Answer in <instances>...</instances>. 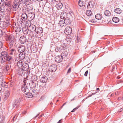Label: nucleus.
<instances>
[{
	"label": "nucleus",
	"instance_id": "obj_42",
	"mask_svg": "<svg viewBox=\"0 0 123 123\" xmlns=\"http://www.w3.org/2000/svg\"><path fill=\"white\" fill-rule=\"evenodd\" d=\"M61 46L63 50L66 49L67 47V44L65 43H63L61 45Z\"/></svg>",
	"mask_w": 123,
	"mask_h": 123
},
{
	"label": "nucleus",
	"instance_id": "obj_2",
	"mask_svg": "<svg viewBox=\"0 0 123 123\" xmlns=\"http://www.w3.org/2000/svg\"><path fill=\"white\" fill-rule=\"evenodd\" d=\"M6 53L5 51H3L1 53V56H0V63L2 64L6 62Z\"/></svg>",
	"mask_w": 123,
	"mask_h": 123
},
{
	"label": "nucleus",
	"instance_id": "obj_39",
	"mask_svg": "<svg viewBox=\"0 0 123 123\" xmlns=\"http://www.w3.org/2000/svg\"><path fill=\"white\" fill-rule=\"evenodd\" d=\"M62 6V4L61 2L58 3L57 5V8L58 9H61Z\"/></svg>",
	"mask_w": 123,
	"mask_h": 123
},
{
	"label": "nucleus",
	"instance_id": "obj_56",
	"mask_svg": "<svg viewBox=\"0 0 123 123\" xmlns=\"http://www.w3.org/2000/svg\"><path fill=\"white\" fill-rule=\"evenodd\" d=\"M3 35V32L1 30H0V37H1Z\"/></svg>",
	"mask_w": 123,
	"mask_h": 123
},
{
	"label": "nucleus",
	"instance_id": "obj_36",
	"mask_svg": "<svg viewBox=\"0 0 123 123\" xmlns=\"http://www.w3.org/2000/svg\"><path fill=\"white\" fill-rule=\"evenodd\" d=\"M28 77L27 76L26 78H24V79L23 82L24 83V84L26 85V84L27 83L28 85L29 83V80L28 79Z\"/></svg>",
	"mask_w": 123,
	"mask_h": 123
},
{
	"label": "nucleus",
	"instance_id": "obj_47",
	"mask_svg": "<svg viewBox=\"0 0 123 123\" xmlns=\"http://www.w3.org/2000/svg\"><path fill=\"white\" fill-rule=\"evenodd\" d=\"M3 14V13L1 14V12H0V22H2V20L4 18V16Z\"/></svg>",
	"mask_w": 123,
	"mask_h": 123
},
{
	"label": "nucleus",
	"instance_id": "obj_54",
	"mask_svg": "<svg viewBox=\"0 0 123 123\" xmlns=\"http://www.w3.org/2000/svg\"><path fill=\"white\" fill-rule=\"evenodd\" d=\"M66 40L68 42H70L72 41V39L68 37L66 38Z\"/></svg>",
	"mask_w": 123,
	"mask_h": 123
},
{
	"label": "nucleus",
	"instance_id": "obj_8",
	"mask_svg": "<svg viewBox=\"0 0 123 123\" xmlns=\"http://www.w3.org/2000/svg\"><path fill=\"white\" fill-rule=\"evenodd\" d=\"M40 82L42 83H44L47 82L48 78L46 76H39Z\"/></svg>",
	"mask_w": 123,
	"mask_h": 123
},
{
	"label": "nucleus",
	"instance_id": "obj_7",
	"mask_svg": "<svg viewBox=\"0 0 123 123\" xmlns=\"http://www.w3.org/2000/svg\"><path fill=\"white\" fill-rule=\"evenodd\" d=\"M72 28L70 27H67L65 29L64 32L67 35H69L72 32Z\"/></svg>",
	"mask_w": 123,
	"mask_h": 123
},
{
	"label": "nucleus",
	"instance_id": "obj_38",
	"mask_svg": "<svg viewBox=\"0 0 123 123\" xmlns=\"http://www.w3.org/2000/svg\"><path fill=\"white\" fill-rule=\"evenodd\" d=\"M114 12L117 14H120L122 12V11L120 8H118L115 10Z\"/></svg>",
	"mask_w": 123,
	"mask_h": 123
},
{
	"label": "nucleus",
	"instance_id": "obj_20",
	"mask_svg": "<svg viewBox=\"0 0 123 123\" xmlns=\"http://www.w3.org/2000/svg\"><path fill=\"white\" fill-rule=\"evenodd\" d=\"M11 66L8 65H6L4 67L3 70L4 71L6 74H8V71L11 68Z\"/></svg>",
	"mask_w": 123,
	"mask_h": 123
},
{
	"label": "nucleus",
	"instance_id": "obj_14",
	"mask_svg": "<svg viewBox=\"0 0 123 123\" xmlns=\"http://www.w3.org/2000/svg\"><path fill=\"white\" fill-rule=\"evenodd\" d=\"M64 20L65 25H69L71 23V21L70 19L68 16L66 17Z\"/></svg>",
	"mask_w": 123,
	"mask_h": 123
},
{
	"label": "nucleus",
	"instance_id": "obj_43",
	"mask_svg": "<svg viewBox=\"0 0 123 123\" xmlns=\"http://www.w3.org/2000/svg\"><path fill=\"white\" fill-rule=\"evenodd\" d=\"M33 10V7L32 6H28L26 10L28 12H30Z\"/></svg>",
	"mask_w": 123,
	"mask_h": 123
},
{
	"label": "nucleus",
	"instance_id": "obj_63",
	"mask_svg": "<svg viewBox=\"0 0 123 123\" xmlns=\"http://www.w3.org/2000/svg\"><path fill=\"white\" fill-rule=\"evenodd\" d=\"M116 68V66L115 65L114 66H113L112 68V70H113Z\"/></svg>",
	"mask_w": 123,
	"mask_h": 123
},
{
	"label": "nucleus",
	"instance_id": "obj_48",
	"mask_svg": "<svg viewBox=\"0 0 123 123\" xmlns=\"http://www.w3.org/2000/svg\"><path fill=\"white\" fill-rule=\"evenodd\" d=\"M0 84L2 87H5L7 85V83L5 82H2Z\"/></svg>",
	"mask_w": 123,
	"mask_h": 123
},
{
	"label": "nucleus",
	"instance_id": "obj_1",
	"mask_svg": "<svg viewBox=\"0 0 123 123\" xmlns=\"http://www.w3.org/2000/svg\"><path fill=\"white\" fill-rule=\"evenodd\" d=\"M5 37L7 42L8 47L10 48H12L15 41V38L10 35L6 34Z\"/></svg>",
	"mask_w": 123,
	"mask_h": 123
},
{
	"label": "nucleus",
	"instance_id": "obj_44",
	"mask_svg": "<svg viewBox=\"0 0 123 123\" xmlns=\"http://www.w3.org/2000/svg\"><path fill=\"white\" fill-rule=\"evenodd\" d=\"M27 1V0H19V2L21 4H25Z\"/></svg>",
	"mask_w": 123,
	"mask_h": 123
},
{
	"label": "nucleus",
	"instance_id": "obj_29",
	"mask_svg": "<svg viewBox=\"0 0 123 123\" xmlns=\"http://www.w3.org/2000/svg\"><path fill=\"white\" fill-rule=\"evenodd\" d=\"M95 18L98 20H101L102 18V15L100 14H97L95 16Z\"/></svg>",
	"mask_w": 123,
	"mask_h": 123
},
{
	"label": "nucleus",
	"instance_id": "obj_4",
	"mask_svg": "<svg viewBox=\"0 0 123 123\" xmlns=\"http://www.w3.org/2000/svg\"><path fill=\"white\" fill-rule=\"evenodd\" d=\"M30 25H27V27L28 29L29 30V31L31 32H33L34 31L35 32L36 29V27L34 25L32 24L31 25V22L29 21Z\"/></svg>",
	"mask_w": 123,
	"mask_h": 123
},
{
	"label": "nucleus",
	"instance_id": "obj_26",
	"mask_svg": "<svg viewBox=\"0 0 123 123\" xmlns=\"http://www.w3.org/2000/svg\"><path fill=\"white\" fill-rule=\"evenodd\" d=\"M59 25L61 27H62L64 26H65L64 20L62 19L60 20L59 23Z\"/></svg>",
	"mask_w": 123,
	"mask_h": 123
},
{
	"label": "nucleus",
	"instance_id": "obj_27",
	"mask_svg": "<svg viewBox=\"0 0 123 123\" xmlns=\"http://www.w3.org/2000/svg\"><path fill=\"white\" fill-rule=\"evenodd\" d=\"M21 18L22 20H25L27 18H28L27 15L25 13H24L22 14Z\"/></svg>",
	"mask_w": 123,
	"mask_h": 123
},
{
	"label": "nucleus",
	"instance_id": "obj_55",
	"mask_svg": "<svg viewBox=\"0 0 123 123\" xmlns=\"http://www.w3.org/2000/svg\"><path fill=\"white\" fill-rule=\"evenodd\" d=\"M23 98L22 97H20L19 98L17 99L16 100H17V101H19V103H20L22 99Z\"/></svg>",
	"mask_w": 123,
	"mask_h": 123
},
{
	"label": "nucleus",
	"instance_id": "obj_40",
	"mask_svg": "<svg viewBox=\"0 0 123 123\" xmlns=\"http://www.w3.org/2000/svg\"><path fill=\"white\" fill-rule=\"evenodd\" d=\"M119 20V18L117 17H113L112 19V21L114 22L117 23L118 22Z\"/></svg>",
	"mask_w": 123,
	"mask_h": 123
},
{
	"label": "nucleus",
	"instance_id": "obj_64",
	"mask_svg": "<svg viewBox=\"0 0 123 123\" xmlns=\"http://www.w3.org/2000/svg\"><path fill=\"white\" fill-rule=\"evenodd\" d=\"M91 22L92 23H94L95 22V21H94V20L92 19L91 20Z\"/></svg>",
	"mask_w": 123,
	"mask_h": 123
},
{
	"label": "nucleus",
	"instance_id": "obj_10",
	"mask_svg": "<svg viewBox=\"0 0 123 123\" xmlns=\"http://www.w3.org/2000/svg\"><path fill=\"white\" fill-rule=\"evenodd\" d=\"M63 59V57L61 55H59L55 57V61L58 63H60L62 62Z\"/></svg>",
	"mask_w": 123,
	"mask_h": 123
},
{
	"label": "nucleus",
	"instance_id": "obj_33",
	"mask_svg": "<svg viewBox=\"0 0 123 123\" xmlns=\"http://www.w3.org/2000/svg\"><path fill=\"white\" fill-rule=\"evenodd\" d=\"M6 9L5 8V6L4 5H1L0 8V11L2 13L6 11Z\"/></svg>",
	"mask_w": 123,
	"mask_h": 123
},
{
	"label": "nucleus",
	"instance_id": "obj_9",
	"mask_svg": "<svg viewBox=\"0 0 123 123\" xmlns=\"http://www.w3.org/2000/svg\"><path fill=\"white\" fill-rule=\"evenodd\" d=\"M57 67L56 65H52L49 66V70L51 72H54L56 70Z\"/></svg>",
	"mask_w": 123,
	"mask_h": 123
},
{
	"label": "nucleus",
	"instance_id": "obj_11",
	"mask_svg": "<svg viewBox=\"0 0 123 123\" xmlns=\"http://www.w3.org/2000/svg\"><path fill=\"white\" fill-rule=\"evenodd\" d=\"M25 49V47L23 45H20L18 48V51L19 53L23 52Z\"/></svg>",
	"mask_w": 123,
	"mask_h": 123
},
{
	"label": "nucleus",
	"instance_id": "obj_50",
	"mask_svg": "<svg viewBox=\"0 0 123 123\" xmlns=\"http://www.w3.org/2000/svg\"><path fill=\"white\" fill-rule=\"evenodd\" d=\"M10 50L12 52V53H10L12 55L13 53L14 54L16 50L15 49H12Z\"/></svg>",
	"mask_w": 123,
	"mask_h": 123
},
{
	"label": "nucleus",
	"instance_id": "obj_6",
	"mask_svg": "<svg viewBox=\"0 0 123 123\" xmlns=\"http://www.w3.org/2000/svg\"><path fill=\"white\" fill-rule=\"evenodd\" d=\"M27 17L28 19L30 21L34 19L35 17V14L34 12H30L28 13Z\"/></svg>",
	"mask_w": 123,
	"mask_h": 123
},
{
	"label": "nucleus",
	"instance_id": "obj_21",
	"mask_svg": "<svg viewBox=\"0 0 123 123\" xmlns=\"http://www.w3.org/2000/svg\"><path fill=\"white\" fill-rule=\"evenodd\" d=\"M10 92L9 91H6L5 93L4 100H6L7 98L10 95Z\"/></svg>",
	"mask_w": 123,
	"mask_h": 123
},
{
	"label": "nucleus",
	"instance_id": "obj_24",
	"mask_svg": "<svg viewBox=\"0 0 123 123\" xmlns=\"http://www.w3.org/2000/svg\"><path fill=\"white\" fill-rule=\"evenodd\" d=\"M22 67V68L24 71H27L29 68L28 65L27 64H23Z\"/></svg>",
	"mask_w": 123,
	"mask_h": 123
},
{
	"label": "nucleus",
	"instance_id": "obj_13",
	"mask_svg": "<svg viewBox=\"0 0 123 123\" xmlns=\"http://www.w3.org/2000/svg\"><path fill=\"white\" fill-rule=\"evenodd\" d=\"M19 101L16 99L12 103L13 108H15L18 107L20 104Z\"/></svg>",
	"mask_w": 123,
	"mask_h": 123
},
{
	"label": "nucleus",
	"instance_id": "obj_25",
	"mask_svg": "<svg viewBox=\"0 0 123 123\" xmlns=\"http://www.w3.org/2000/svg\"><path fill=\"white\" fill-rule=\"evenodd\" d=\"M24 71L22 68H19L17 71V74L21 75L23 74Z\"/></svg>",
	"mask_w": 123,
	"mask_h": 123
},
{
	"label": "nucleus",
	"instance_id": "obj_51",
	"mask_svg": "<svg viewBox=\"0 0 123 123\" xmlns=\"http://www.w3.org/2000/svg\"><path fill=\"white\" fill-rule=\"evenodd\" d=\"M17 114H16L13 117L12 121H15L16 120V119L17 118Z\"/></svg>",
	"mask_w": 123,
	"mask_h": 123
},
{
	"label": "nucleus",
	"instance_id": "obj_18",
	"mask_svg": "<svg viewBox=\"0 0 123 123\" xmlns=\"http://www.w3.org/2000/svg\"><path fill=\"white\" fill-rule=\"evenodd\" d=\"M68 15H67L66 12H61L60 17L61 18L63 19H64L66 17H68Z\"/></svg>",
	"mask_w": 123,
	"mask_h": 123
},
{
	"label": "nucleus",
	"instance_id": "obj_30",
	"mask_svg": "<svg viewBox=\"0 0 123 123\" xmlns=\"http://www.w3.org/2000/svg\"><path fill=\"white\" fill-rule=\"evenodd\" d=\"M11 4V1L9 0H6L4 4L6 6H10Z\"/></svg>",
	"mask_w": 123,
	"mask_h": 123
},
{
	"label": "nucleus",
	"instance_id": "obj_28",
	"mask_svg": "<svg viewBox=\"0 0 123 123\" xmlns=\"http://www.w3.org/2000/svg\"><path fill=\"white\" fill-rule=\"evenodd\" d=\"M104 14L107 16H110L111 15V13L108 10H105L104 12Z\"/></svg>",
	"mask_w": 123,
	"mask_h": 123
},
{
	"label": "nucleus",
	"instance_id": "obj_45",
	"mask_svg": "<svg viewBox=\"0 0 123 123\" xmlns=\"http://www.w3.org/2000/svg\"><path fill=\"white\" fill-rule=\"evenodd\" d=\"M31 93L32 94L33 97H34L35 96L37 95V93L36 90H32Z\"/></svg>",
	"mask_w": 123,
	"mask_h": 123
},
{
	"label": "nucleus",
	"instance_id": "obj_23",
	"mask_svg": "<svg viewBox=\"0 0 123 123\" xmlns=\"http://www.w3.org/2000/svg\"><path fill=\"white\" fill-rule=\"evenodd\" d=\"M31 80L32 81H34V82H38L37 81V76L35 75H33L31 78Z\"/></svg>",
	"mask_w": 123,
	"mask_h": 123
},
{
	"label": "nucleus",
	"instance_id": "obj_58",
	"mask_svg": "<svg viewBox=\"0 0 123 123\" xmlns=\"http://www.w3.org/2000/svg\"><path fill=\"white\" fill-rule=\"evenodd\" d=\"M71 68H69L68 71L67 72V73L68 74V73H70L71 71Z\"/></svg>",
	"mask_w": 123,
	"mask_h": 123
},
{
	"label": "nucleus",
	"instance_id": "obj_32",
	"mask_svg": "<svg viewBox=\"0 0 123 123\" xmlns=\"http://www.w3.org/2000/svg\"><path fill=\"white\" fill-rule=\"evenodd\" d=\"M78 4L79 6L81 7H84L85 6L84 2L83 1H81L80 0L78 2Z\"/></svg>",
	"mask_w": 123,
	"mask_h": 123
},
{
	"label": "nucleus",
	"instance_id": "obj_59",
	"mask_svg": "<svg viewBox=\"0 0 123 123\" xmlns=\"http://www.w3.org/2000/svg\"><path fill=\"white\" fill-rule=\"evenodd\" d=\"M88 72V70H87L86 71V72H85V73L84 74V75L86 76L87 75V74Z\"/></svg>",
	"mask_w": 123,
	"mask_h": 123
},
{
	"label": "nucleus",
	"instance_id": "obj_35",
	"mask_svg": "<svg viewBox=\"0 0 123 123\" xmlns=\"http://www.w3.org/2000/svg\"><path fill=\"white\" fill-rule=\"evenodd\" d=\"M23 64L21 60H19L17 63V66L19 68L23 67Z\"/></svg>",
	"mask_w": 123,
	"mask_h": 123
},
{
	"label": "nucleus",
	"instance_id": "obj_37",
	"mask_svg": "<svg viewBox=\"0 0 123 123\" xmlns=\"http://www.w3.org/2000/svg\"><path fill=\"white\" fill-rule=\"evenodd\" d=\"M29 30L28 29V28L27 29H25V30L24 29H23V33L25 35H27L28 33H29V34H30L31 33V32L30 31L29 32Z\"/></svg>",
	"mask_w": 123,
	"mask_h": 123
},
{
	"label": "nucleus",
	"instance_id": "obj_15",
	"mask_svg": "<svg viewBox=\"0 0 123 123\" xmlns=\"http://www.w3.org/2000/svg\"><path fill=\"white\" fill-rule=\"evenodd\" d=\"M20 43L21 44L25 43L27 41V39L24 36H21L19 39Z\"/></svg>",
	"mask_w": 123,
	"mask_h": 123
},
{
	"label": "nucleus",
	"instance_id": "obj_12",
	"mask_svg": "<svg viewBox=\"0 0 123 123\" xmlns=\"http://www.w3.org/2000/svg\"><path fill=\"white\" fill-rule=\"evenodd\" d=\"M35 32L37 34H41L43 32V29L40 27L38 26L36 27Z\"/></svg>",
	"mask_w": 123,
	"mask_h": 123
},
{
	"label": "nucleus",
	"instance_id": "obj_19",
	"mask_svg": "<svg viewBox=\"0 0 123 123\" xmlns=\"http://www.w3.org/2000/svg\"><path fill=\"white\" fill-rule=\"evenodd\" d=\"M21 89L23 92H25L28 91V89L26 84H23L21 86Z\"/></svg>",
	"mask_w": 123,
	"mask_h": 123
},
{
	"label": "nucleus",
	"instance_id": "obj_61",
	"mask_svg": "<svg viewBox=\"0 0 123 123\" xmlns=\"http://www.w3.org/2000/svg\"><path fill=\"white\" fill-rule=\"evenodd\" d=\"M96 93H92L91 95L88 96V98L89 97L92 96V95L95 94Z\"/></svg>",
	"mask_w": 123,
	"mask_h": 123
},
{
	"label": "nucleus",
	"instance_id": "obj_34",
	"mask_svg": "<svg viewBox=\"0 0 123 123\" xmlns=\"http://www.w3.org/2000/svg\"><path fill=\"white\" fill-rule=\"evenodd\" d=\"M55 50L57 52H62L63 50L61 46L60 47H56Z\"/></svg>",
	"mask_w": 123,
	"mask_h": 123
},
{
	"label": "nucleus",
	"instance_id": "obj_17",
	"mask_svg": "<svg viewBox=\"0 0 123 123\" xmlns=\"http://www.w3.org/2000/svg\"><path fill=\"white\" fill-rule=\"evenodd\" d=\"M9 24L7 22H4L0 23V26L3 29H5L8 26Z\"/></svg>",
	"mask_w": 123,
	"mask_h": 123
},
{
	"label": "nucleus",
	"instance_id": "obj_53",
	"mask_svg": "<svg viewBox=\"0 0 123 123\" xmlns=\"http://www.w3.org/2000/svg\"><path fill=\"white\" fill-rule=\"evenodd\" d=\"M79 107V106L77 107L76 108H74V109L71 111V112H74Z\"/></svg>",
	"mask_w": 123,
	"mask_h": 123
},
{
	"label": "nucleus",
	"instance_id": "obj_31",
	"mask_svg": "<svg viewBox=\"0 0 123 123\" xmlns=\"http://www.w3.org/2000/svg\"><path fill=\"white\" fill-rule=\"evenodd\" d=\"M32 95V94L30 92H27L25 94V96L27 98H31L33 97Z\"/></svg>",
	"mask_w": 123,
	"mask_h": 123
},
{
	"label": "nucleus",
	"instance_id": "obj_62",
	"mask_svg": "<svg viewBox=\"0 0 123 123\" xmlns=\"http://www.w3.org/2000/svg\"><path fill=\"white\" fill-rule=\"evenodd\" d=\"M123 110V107L119 109L118 111L119 112H121Z\"/></svg>",
	"mask_w": 123,
	"mask_h": 123
},
{
	"label": "nucleus",
	"instance_id": "obj_3",
	"mask_svg": "<svg viewBox=\"0 0 123 123\" xmlns=\"http://www.w3.org/2000/svg\"><path fill=\"white\" fill-rule=\"evenodd\" d=\"M19 5V0H15L12 5L13 10L14 11H16L18 9Z\"/></svg>",
	"mask_w": 123,
	"mask_h": 123
},
{
	"label": "nucleus",
	"instance_id": "obj_49",
	"mask_svg": "<svg viewBox=\"0 0 123 123\" xmlns=\"http://www.w3.org/2000/svg\"><path fill=\"white\" fill-rule=\"evenodd\" d=\"M5 1L4 0H0V6L4 5Z\"/></svg>",
	"mask_w": 123,
	"mask_h": 123
},
{
	"label": "nucleus",
	"instance_id": "obj_22",
	"mask_svg": "<svg viewBox=\"0 0 123 123\" xmlns=\"http://www.w3.org/2000/svg\"><path fill=\"white\" fill-rule=\"evenodd\" d=\"M19 58L21 60L24 59L25 57V55L24 52L20 53L18 55Z\"/></svg>",
	"mask_w": 123,
	"mask_h": 123
},
{
	"label": "nucleus",
	"instance_id": "obj_16",
	"mask_svg": "<svg viewBox=\"0 0 123 123\" xmlns=\"http://www.w3.org/2000/svg\"><path fill=\"white\" fill-rule=\"evenodd\" d=\"M38 85L37 82H34V81H31V83H29V86H30V87L32 88L35 87Z\"/></svg>",
	"mask_w": 123,
	"mask_h": 123
},
{
	"label": "nucleus",
	"instance_id": "obj_5",
	"mask_svg": "<svg viewBox=\"0 0 123 123\" xmlns=\"http://www.w3.org/2000/svg\"><path fill=\"white\" fill-rule=\"evenodd\" d=\"M6 62H7L9 64H11L13 61V58L11 56H9L8 55L6 51Z\"/></svg>",
	"mask_w": 123,
	"mask_h": 123
},
{
	"label": "nucleus",
	"instance_id": "obj_46",
	"mask_svg": "<svg viewBox=\"0 0 123 123\" xmlns=\"http://www.w3.org/2000/svg\"><path fill=\"white\" fill-rule=\"evenodd\" d=\"M86 13L88 16H90L92 14V12L90 10H87L86 11Z\"/></svg>",
	"mask_w": 123,
	"mask_h": 123
},
{
	"label": "nucleus",
	"instance_id": "obj_57",
	"mask_svg": "<svg viewBox=\"0 0 123 123\" xmlns=\"http://www.w3.org/2000/svg\"><path fill=\"white\" fill-rule=\"evenodd\" d=\"M3 80V76L1 74V76H0V81H2Z\"/></svg>",
	"mask_w": 123,
	"mask_h": 123
},
{
	"label": "nucleus",
	"instance_id": "obj_52",
	"mask_svg": "<svg viewBox=\"0 0 123 123\" xmlns=\"http://www.w3.org/2000/svg\"><path fill=\"white\" fill-rule=\"evenodd\" d=\"M9 84L10 85V86L12 87L14 85V83L13 82V81H10V83Z\"/></svg>",
	"mask_w": 123,
	"mask_h": 123
},
{
	"label": "nucleus",
	"instance_id": "obj_60",
	"mask_svg": "<svg viewBox=\"0 0 123 123\" xmlns=\"http://www.w3.org/2000/svg\"><path fill=\"white\" fill-rule=\"evenodd\" d=\"M3 46V43L1 41H0V49Z\"/></svg>",
	"mask_w": 123,
	"mask_h": 123
},
{
	"label": "nucleus",
	"instance_id": "obj_41",
	"mask_svg": "<svg viewBox=\"0 0 123 123\" xmlns=\"http://www.w3.org/2000/svg\"><path fill=\"white\" fill-rule=\"evenodd\" d=\"M92 2L90 1L88 4L87 5V7L88 8H92L93 7V5L92 3Z\"/></svg>",
	"mask_w": 123,
	"mask_h": 123
}]
</instances>
